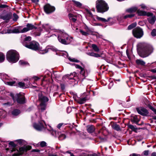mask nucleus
I'll list each match as a JSON object with an SVG mask.
<instances>
[{
    "label": "nucleus",
    "instance_id": "f704fd0d",
    "mask_svg": "<svg viewBox=\"0 0 156 156\" xmlns=\"http://www.w3.org/2000/svg\"><path fill=\"white\" fill-rule=\"evenodd\" d=\"M16 141L21 145H25L27 144L25 140L22 139L17 140Z\"/></svg>",
    "mask_w": 156,
    "mask_h": 156
},
{
    "label": "nucleus",
    "instance_id": "412c9836",
    "mask_svg": "<svg viewBox=\"0 0 156 156\" xmlns=\"http://www.w3.org/2000/svg\"><path fill=\"white\" fill-rule=\"evenodd\" d=\"M147 20L149 23L151 25H153L156 20V17L155 15L151 17H149L147 18Z\"/></svg>",
    "mask_w": 156,
    "mask_h": 156
},
{
    "label": "nucleus",
    "instance_id": "a211bd4d",
    "mask_svg": "<svg viewBox=\"0 0 156 156\" xmlns=\"http://www.w3.org/2000/svg\"><path fill=\"white\" fill-rule=\"evenodd\" d=\"M39 100L40 103H46V102L48 101V99L46 96L42 95L41 94L39 95Z\"/></svg>",
    "mask_w": 156,
    "mask_h": 156
},
{
    "label": "nucleus",
    "instance_id": "423d86ee",
    "mask_svg": "<svg viewBox=\"0 0 156 156\" xmlns=\"http://www.w3.org/2000/svg\"><path fill=\"white\" fill-rule=\"evenodd\" d=\"M10 95L12 98L13 100L14 101H16L18 103L23 104L26 103L24 94L23 93H20L17 94L15 96H14L13 94L11 93Z\"/></svg>",
    "mask_w": 156,
    "mask_h": 156
},
{
    "label": "nucleus",
    "instance_id": "2eb2a0df",
    "mask_svg": "<svg viewBox=\"0 0 156 156\" xmlns=\"http://www.w3.org/2000/svg\"><path fill=\"white\" fill-rule=\"evenodd\" d=\"M136 22H135L129 25L127 28L128 30H130L133 29L132 34L133 36L136 38Z\"/></svg>",
    "mask_w": 156,
    "mask_h": 156
},
{
    "label": "nucleus",
    "instance_id": "2f4dec72",
    "mask_svg": "<svg viewBox=\"0 0 156 156\" xmlns=\"http://www.w3.org/2000/svg\"><path fill=\"white\" fill-rule=\"evenodd\" d=\"M76 32L78 33L80 32L82 35L84 36H87L88 34L87 32L81 30H78V28L76 29Z\"/></svg>",
    "mask_w": 156,
    "mask_h": 156
},
{
    "label": "nucleus",
    "instance_id": "8fccbe9b",
    "mask_svg": "<svg viewBox=\"0 0 156 156\" xmlns=\"http://www.w3.org/2000/svg\"><path fill=\"white\" fill-rule=\"evenodd\" d=\"M129 142H130V144L132 145H135L136 143V141L134 139L130 140H129Z\"/></svg>",
    "mask_w": 156,
    "mask_h": 156
},
{
    "label": "nucleus",
    "instance_id": "4468645a",
    "mask_svg": "<svg viewBox=\"0 0 156 156\" xmlns=\"http://www.w3.org/2000/svg\"><path fill=\"white\" fill-rule=\"evenodd\" d=\"M30 149V146H26L19 148V151L17 153L15 154L14 156H18L22 154L24 152Z\"/></svg>",
    "mask_w": 156,
    "mask_h": 156
},
{
    "label": "nucleus",
    "instance_id": "9b49d317",
    "mask_svg": "<svg viewBox=\"0 0 156 156\" xmlns=\"http://www.w3.org/2000/svg\"><path fill=\"white\" fill-rule=\"evenodd\" d=\"M44 9L45 12L47 14L51 13L55 10V8L49 4L45 5L44 6Z\"/></svg>",
    "mask_w": 156,
    "mask_h": 156
},
{
    "label": "nucleus",
    "instance_id": "e2e57ef3",
    "mask_svg": "<svg viewBox=\"0 0 156 156\" xmlns=\"http://www.w3.org/2000/svg\"><path fill=\"white\" fill-rule=\"evenodd\" d=\"M97 38H103V36L102 35H99V34H98L97 35Z\"/></svg>",
    "mask_w": 156,
    "mask_h": 156
},
{
    "label": "nucleus",
    "instance_id": "603ef678",
    "mask_svg": "<svg viewBox=\"0 0 156 156\" xmlns=\"http://www.w3.org/2000/svg\"><path fill=\"white\" fill-rule=\"evenodd\" d=\"M151 35L153 36H156V29H154L151 32Z\"/></svg>",
    "mask_w": 156,
    "mask_h": 156
},
{
    "label": "nucleus",
    "instance_id": "39448f33",
    "mask_svg": "<svg viewBox=\"0 0 156 156\" xmlns=\"http://www.w3.org/2000/svg\"><path fill=\"white\" fill-rule=\"evenodd\" d=\"M96 7L97 12L101 13H103L107 11L109 9V7L105 1L102 0L97 1Z\"/></svg>",
    "mask_w": 156,
    "mask_h": 156
},
{
    "label": "nucleus",
    "instance_id": "1a4fd4ad",
    "mask_svg": "<svg viewBox=\"0 0 156 156\" xmlns=\"http://www.w3.org/2000/svg\"><path fill=\"white\" fill-rule=\"evenodd\" d=\"M50 37H51L52 38L56 39L57 38L58 39H70L72 38L65 33H63L62 34V37H60V36L57 34L46 36V38H49Z\"/></svg>",
    "mask_w": 156,
    "mask_h": 156
},
{
    "label": "nucleus",
    "instance_id": "4c0bfd02",
    "mask_svg": "<svg viewBox=\"0 0 156 156\" xmlns=\"http://www.w3.org/2000/svg\"><path fill=\"white\" fill-rule=\"evenodd\" d=\"M5 83L6 84L8 85L11 86H12L15 85V84L16 83V82L15 81H5Z\"/></svg>",
    "mask_w": 156,
    "mask_h": 156
},
{
    "label": "nucleus",
    "instance_id": "338daca9",
    "mask_svg": "<svg viewBox=\"0 0 156 156\" xmlns=\"http://www.w3.org/2000/svg\"><path fill=\"white\" fill-rule=\"evenodd\" d=\"M33 78L34 79V81H37L40 79L39 77L37 76H34Z\"/></svg>",
    "mask_w": 156,
    "mask_h": 156
},
{
    "label": "nucleus",
    "instance_id": "f03ea898",
    "mask_svg": "<svg viewBox=\"0 0 156 156\" xmlns=\"http://www.w3.org/2000/svg\"><path fill=\"white\" fill-rule=\"evenodd\" d=\"M153 51L152 46L148 44H140L137 46V52L139 55L142 58L148 56L153 52Z\"/></svg>",
    "mask_w": 156,
    "mask_h": 156
},
{
    "label": "nucleus",
    "instance_id": "58836bf2",
    "mask_svg": "<svg viewBox=\"0 0 156 156\" xmlns=\"http://www.w3.org/2000/svg\"><path fill=\"white\" fill-rule=\"evenodd\" d=\"M86 13L87 15L89 16V17H91L92 19H94V20H95L94 19V16L91 12L88 9H86Z\"/></svg>",
    "mask_w": 156,
    "mask_h": 156
},
{
    "label": "nucleus",
    "instance_id": "69168bd1",
    "mask_svg": "<svg viewBox=\"0 0 156 156\" xmlns=\"http://www.w3.org/2000/svg\"><path fill=\"white\" fill-rule=\"evenodd\" d=\"M63 123H60L58 124V125L57 126V127L58 128L60 129L61 127L62 126V125H63Z\"/></svg>",
    "mask_w": 156,
    "mask_h": 156
},
{
    "label": "nucleus",
    "instance_id": "7ed1b4c3",
    "mask_svg": "<svg viewBox=\"0 0 156 156\" xmlns=\"http://www.w3.org/2000/svg\"><path fill=\"white\" fill-rule=\"evenodd\" d=\"M22 26L18 27H17L13 29L12 30H10L9 29L7 30V31L4 33H24L30 30H32L36 28V27L33 25L31 23H27L26 25V27H24L23 29Z\"/></svg>",
    "mask_w": 156,
    "mask_h": 156
},
{
    "label": "nucleus",
    "instance_id": "79ce46f5",
    "mask_svg": "<svg viewBox=\"0 0 156 156\" xmlns=\"http://www.w3.org/2000/svg\"><path fill=\"white\" fill-rule=\"evenodd\" d=\"M40 106L41 110L43 111L45 109L46 107V103H40Z\"/></svg>",
    "mask_w": 156,
    "mask_h": 156
},
{
    "label": "nucleus",
    "instance_id": "4be33fe9",
    "mask_svg": "<svg viewBox=\"0 0 156 156\" xmlns=\"http://www.w3.org/2000/svg\"><path fill=\"white\" fill-rule=\"evenodd\" d=\"M68 17L71 22H75L76 21V16L71 13L68 14Z\"/></svg>",
    "mask_w": 156,
    "mask_h": 156
},
{
    "label": "nucleus",
    "instance_id": "a878e982",
    "mask_svg": "<svg viewBox=\"0 0 156 156\" xmlns=\"http://www.w3.org/2000/svg\"><path fill=\"white\" fill-rule=\"evenodd\" d=\"M86 54L89 56L95 57L98 58L101 57V55L98 54L96 53L93 52H87L86 53Z\"/></svg>",
    "mask_w": 156,
    "mask_h": 156
},
{
    "label": "nucleus",
    "instance_id": "680f3d73",
    "mask_svg": "<svg viewBox=\"0 0 156 156\" xmlns=\"http://www.w3.org/2000/svg\"><path fill=\"white\" fill-rule=\"evenodd\" d=\"M138 24L140 26H143L144 25V21H140L138 22Z\"/></svg>",
    "mask_w": 156,
    "mask_h": 156
},
{
    "label": "nucleus",
    "instance_id": "a19ab883",
    "mask_svg": "<svg viewBox=\"0 0 156 156\" xmlns=\"http://www.w3.org/2000/svg\"><path fill=\"white\" fill-rule=\"evenodd\" d=\"M128 127L131 129L132 131L135 133L136 132V126H134L133 125L130 124L128 125Z\"/></svg>",
    "mask_w": 156,
    "mask_h": 156
},
{
    "label": "nucleus",
    "instance_id": "37998d69",
    "mask_svg": "<svg viewBox=\"0 0 156 156\" xmlns=\"http://www.w3.org/2000/svg\"><path fill=\"white\" fill-rule=\"evenodd\" d=\"M3 25V24L2 23H0V33L2 34H6V33H4L5 32H6L7 31V30L8 29H9V30H10V29H9V28H7V29H5V30H4L3 31H2L1 30H2V25Z\"/></svg>",
    "mask_w": 156,
    "mask_h": 156
},
{
    "label": "nucleus",
    "instance_id": "052dcab7",
    "mask_svg": "<svg viewBox=\"0 0 156 156\" xmlns=\"http://www.w3.org/2000/svg\"><path fill=\"white\" fill-rule=\"evenodd\" d=\"M113 85V83L112 82H111L108 85V87L109 89H110Z\"/></svg>",
    "mask_w": 156,
    "mask_h": 156
},
{
    "label": "nucleus",
    "instance_id": "dca6fc26",
    "mask_svg": "<svg viewBox=\"0 0 156 156\" xmlns=\"http://www.w3.org/2000/svg\"><path fill=\"white\" fill-rule=\"evenodd\" d=\"M137 112L143 116H147L149 114L147 110L143 107L137 108Z\"/></svg>",
    "mask_w": 156,
    "mask_h": 156
},
{
    "label": "nucleus",
    "instance_id": "aec40b11",
    "mask_svg": "<svg viewBox=\"0 0 156 156\" xmlns=\"http://www.w3.org/2000/svg\"><path fill=\"white\" fill-rule=\"evenodd\" d=\"M143 35L144 33L142 29L140 27H137V38H140Z\"/></svg>",
    "mask_w": 156,
    "mask_h": 156
},
{
    "label": "nucleus",
    "instance_id": "49530a36",
    "mask_svg": "<svg viewBox=\"0 0 156 156\" xmlns=\"http://www.w3.org/2000/svg\"><path fill=\"white\" fill-rule=\"evenodd\" d=\"M135 15L133 14H129L127 15H126L124 16V19H126L127 18H132Z\"/></svg>",
    "mask_w": 156,
    "mask_h": 156
},
{
    "label": "nucleus",
    "instance_id": "4d7b16f0",
    "mask_svg": "<svg viewBox=\"0 0 156 156\" xmlns=\"http://www.w3.org/2000/svg\"><path fill=\"white\" fill-rule=\"evenodd\" d=\"M40 145L41 147H43L46 146V143L44 141H42L40 143Z\"/></svg>",
    "mask_w": 156,
    "mask_h": 156
},
{
    "label": "nucleus",
    "instance_id": "774afa93",
    "mask_svg": "<svg viewBox=\"0 0 156 156\" xmlns=\"http://www.w3.org/2000/svg\"><path fill=\"white\" fill-rule=\"evenodd\" d=\"M143 154L144 155H148V151H144L143 152Z\"/></svg>",
    "mask_w": 156,
    "mask_h": 156
},
{
    "label": "nucleus",
    "instance_id": "c03bdc74",
    "mask_svg": "<svg viewBox=\"0 0 156 156\" xmlns=\"http://www.w3.org/2000/svg\"><path fill=\"white\" fill-rule=\"evenodd\" d=\"M145 64V62L143 61L140 59H137V64H139L142 66H144Z\"/></svg>",
    "mask_w": 156,
    "mask_h": 156
},
{
    "label": "nucleus",
    "instance_id": "a18cd8bd",
    "mask_svg": "<svg viewBox=\"0 0 156 156\" xmlns=\"http://www.w3.org/2000/svg\"><path fill=\"white\" fill-rule=\"evenodd\" d=\"M18 85L19 87L23 88H25L26 87L25 86V84L22 82H19Z\"/></svg>",
    "mask_w": 156,
    "mask_h": 156
},
{
    "label": "nucleus",
    "instance_id": "09e8293b",
    "mask_svg": "<svg viewBox=\"0 0 156 156\" xmlns=\"http://www.w3.org/2000/svg\"><path fill=\"white\" fill-rule=\"evenodd\" d=\"M13 20L15 21H16L18 18V15L14 13L13 14Z\"/></svg>",
    "mask_w": 156,
    "mask_h": 156
},
{
    "label": "nucleus",
    "instance_id": "0e129e2a",
    "mask_svg": "<svg viewBox=\"0 0 156 156\" xmlns=\"http://www.w3.org/2000/svg\"><path fill=\"white\" fill-rule=\"evenodd\" d=\"M131 121L133 123H136V119L135 118H134L133 119H132Z\"/></svg>",
    "mask_w": 156,
    "mask_h": 156
},
{
    "label": "nucleus",
    "instance_id": "20e7f679",
    "mask_svg": "<svg viewBox=\"0 0 156 156\" xmlns=\"http://www.w3.org/2000/svg\"><path fill=\"white\" fill-rule=\"evenodd\" d=\"M19 55L18 53L15 50L9 51L6 54V59L9 62L14 63L19 59Z\"/></svg>",
    "mask_w": 156,
    "mask_h": 156
},
{
    "label": "nucleus",
    "instance_id": "de8ad7c7",
    "mask_svg": "<svg viewBox=\"0 0 156 156\" xmlns=\"http://www.w3.org/2000/svg\"><path fill=\"white\" fill-rule=\"evenodd\" d=\"M22 39H31V38L30 36L27 37L25 34H23L21 36Z\"/></svg>",
    "mask_w": 156,
    "mask_h": 156
},
{
    "label": "nucleus",
    "instance_id": "bf43d9fd",
    "mask_svg": "<svg viewBox=\"0 0 156 156\" xmlns=\"http://www.w3.org/2000/svg\"><path fill=\"white\" fill-rule=\"evenodd\" d=\"M19 64L20 65H24L26 64V62L23 60H20L19 62Z\"/></svg>",
    "mask_w": 156,
    "mask_h": 156
},
{
    "label": "nucleus",
    "instance_id": "ddd939ff",
    "mask_svg": "<svg viewBox=\"0 0 156 156\" xmlns=\"http://www.w3.org/2000/svg\"><path fill=\"white\" fill-rule=\"evenodd\" d=\"M44 125H46L45 122L43 121L39 122L38 124L34 123L33 124L34 128L37 131H41L44 128Z\"/></svg>",
    "mask_w": 156,
    "mask_h": 156
},
{
    "label": "nucleus",
    "instance_id": "7c9ffc66",
    "mask_svg": "<svg viewBox=\"0 0 156 156\" xmlns=\"http://www.w3.org/2000/svg\"><path fill=\"white\" fill-rule=\"evenodd\" d=\"M146 11L140 10L137 9V14L138 16H145Z\"/></svg>",
    "mask_w": 156,
    "mask_h": 156
},
{
    "label": "nucleus",
    "instance_id": "b1692460",
    "mask_svg": "<svg viewBox=\"0 0 156 156\" xmlns=\"http://www.w3.org/2000/svg\"><path fill=\"white\" fill-rule=\"evenodd\" d=\"M136 11V6L132 7L130 8L126 9V12L132 13L135 12Z\"/></svg>",
    "mask_w": 156,
    "mask_h": 156
},
{
    "label": "nucleus",
    "instance_id": "6e6552de",
    "mask_svg": "<svg viewBox=\"0 0 156 156\" xmlns=\"http://www.w3.org/2000/svg\"><path fill=\"white\" fill-rule=\"evenodd\" d=\"M74 65L76 68L80 69V75L78 76V78L80 80H83L87 76V72L82 67L79 65L76 64H74Z\"/></svg>",
    "mask_w": 156,
    "mask_h": 156
},
{
    "label": "nucleus",
    "instance_id": "5fc2aeb1",
    "mask_svg": "<svg viewBox=\"0 0 156 156\" xmlns=\"http://www.w3.org/2000/svg\"><path fill=\"white\" fill-rule=\"evenodd\" d=\"M149 108L156 115V109H155L151 105L149 106Z\"/></svg>",
    "mask_w": 156,
    "mask_h": 156
},
{
    "label": "nucleus",
    "instance_id": "6e6d98bb",
    "mask_svg": "<svg viewBox=\"0 0 156 156\" xmlns=\"http://www.w3.org/2000/svg\"><path fill=\"white\" fill-rule=\"evenodd\" d=\"M7 6L4 5H0V11L1 10H2V9L5 8L7 7Z\"/></svg>",
    "mask_w": 156,
    "mask_h": 156
},
{
    "label": "nucleus",
    "instance_id": "393cba45",
    "mask_svg": "<svg viewBox=\"0 0 156 156\" xmlns=\"http://www.w3.org/2000/svg\"><path fill=\"white\" fill-rule=\"evenodd\" d=\"M96 19L100 21H101L102 22H106L108 21L110 19H112L111 18H108V19L106 20L105 18L99 17L98 16H96Z\"/></svg>",
    "mask_w": 156,
    "mask_h": 156
},
{
    "label": "nucleus",
    "instance_id": "3c124183",
    "mask_svg": "<svg viewBox=\"0 0 156 156\" xmlns=\"http://www.w3.org/2000/svg\"><path fill=\"white\" fill-rule=\"evenodd\" d=\"M154 16V14L152 13L149 12H146L145 16H147L148 17L151 16V17Z\"/></svg>",
    "mask_w": 156,
    "mask_h": 156
},
{
    "label": "nucleus",
    "instance_id": "c9c22d12",
    "mask_svg": "<svg viewBox=\"0 0 156 156\" xmlns=\"http://www.w3.org/2000/svg\"><path fill=\"white\" fill-rule=\"evenodd\" d=\"M5 58V55L2 53L0 52V63L3 62Z\"/></svg>",
    "mask_w": 156,
    "mask_h": 156
},
{
    "label": "nucleus",
    "instance_id": "72a5a7b5",
    "mask_svg": "<svg viewBox=\"0 0 156 156\" xmlns=\"http://www.w3.org/2000/svg\"><path fill=\"white\" fill-rule=\"evenodd\" d=\"M91 46L95 51L98 52L99 51V48L96 44H92L91 45Z\"/></svg>",
    "mask_w": 156,
    "mask_h": 156
},
{
    "label": "nucleus",
    "instance_id": "bb28decb",
    "mask_svg": "<svg viewBox=\"0 0 156 156\" xmlns=\"http://www.w3.org/2000/svg\"><path fill=\"white\" fill-rule=\"evenodd\" d=\"M117 20L120 23H122L123 22L124 19V16L123 15H120L117 16L116 17Z\"/></svg>",
    "mask_w": 156,
    "mask_h": 156
},
{
    "label": "nucleus",
    "instance_id": "0eeeda50",
    "mask_svg": "<svg viewBox=\"0 0 156 156\" xmlns=\"http://www.w3.org/2000/svg\"><path fill=\"white\" fill-rule=\"evenodd\" d=\"M49 49L53 51L56 52V54L57 55L63 56L65 58H68V59L70 61L77 62H79L78 60L76 59L75 58H71V57H68V53L65 51H58L56 48L53 47H52L51 48H50Z\"/></svg>",
    "mask_w": 156,
    "mask_h": 156
},
{
    "label": "nucleus",
    "instance_id": "ea45409f",
    "mask_svg": "<svg viewBox=\"0 0 156 156\" xmlns=\"http://www.w3.org/2000/svg\"><path fill=\"white\" fill-rule=\"evenodd\" d=\"M112 128L117 131L120 130V128L119 125L116 124H115L112 126Z\"/></svg>",
    "mask_w": 156,
    "mask_h": 156
},
{
    "label": "nucleus",
    "instance_id": "c756f323",
    "mask_svg": "<svg viewBox=\"0 0 156 156\" xmlns=\"http://www.w3.org/2000/svg\"><path fill=\"white\" fill-rule=\"evenodd\" d=\"M87 131L90 133H92L95 130V128L93 126H87Z\"/></svg>",
    "mask_w": 156,
    "mask_h": 156
},
{
    "label": "nucleus",
    "instance_id": "9d476101",
    "mask_svg": "<svg viewBox=\"0 0 156 156\" xmlns=\"http://www.w3.org/2000/svg\"><path fill=\"white\" fill-rule=\"evenodd\" d=\"M51 133L52 135L55 137H58V139L60 140H62L66 137V136L64 133L53 130Z\"/></svg>",
    "mask_w": 156,
    "mask_h": 156
},
{
    "label": "nucleus",
    "instance_id": "c85d7f7f",
    "mask_svg": "<svg viewBox=\"0 0 156 156\" xmlns=\"http://www.w3.org/2000/svg\"><path fill=\"white\" fill-rule=\"evenodd\" d=\"M59 42L62 44L66 45L70 43L71 42L70 40H58Z\"/></svg>",
    "mask_w": 156,
    "mask_h": 156
},
{
    "label": "nucleus",
    "instance_id": "f257e3e1",
    "mask_svg": "<svg viewBox=\"0 0 156 156\" xmlns=\"http://www.w3.org/2000/svg\"><path fill=\"white\" fill-rule=\"evenodd\" d=\"M31 40H22L21 42L23 46L26 48L32 50H39L41 54H44L48 51L49 46H47L44 49H42V47L39 46V43L35 41H31Z\"/></svg>",
    "mask_w": 156,
    "mask_h": 156
},
{
    "label": "nucleus",
    "instance_id": "cd10ccee",
    "mask_svg": "<svg viewBox=\"0 0 156 156\" xmlns=\"http://www.w3.org/2000/svg\"><path fill=\"white\" fill-rule=\"evenodd\" d=\"M87 100L86 97L80 98L78 99L77 102L80 104H82L85 103Z\"/></svg>",
    "mask_w": 156,
    "mask_h": 156
},
{
    "label": "nucleus",
    "instance_id": "13d9d810",
    "mask_svg": "<svg viewBox=\"0 0 156 156\" xmlns=\"http://www.w3.org/2000/svg\"><path fill=\"white\" fill-rule=\"evenodd\" d=\"M34 36H39L40 35V32H39V31H36L35 32H34Z\"/></svg>",
    "mask_w": 156,
    "mask_h": 156
},
{
    "label": "nucleus",
    "instance_id": "473e14b6",
    "mask_svg": "<svg viewBox=\"0 0 156 156\" xmlns=\"http://www.w3.org/2000/svg\"><path fill=\"white\" fill-rule=\"evenodd\" d=\"M1 78L2 80L5 82V80H9V77L6 74H3L1 76Z\"/></svg>",
    "mask_w": 156,
    "mask_h": 156
},
{
    "label": "nucleus",
    "instance_id": "f8f14e48",
    "mask_svg": "<svg viewBox=\"0 0 156 156\" xmlns=\"http://www.w3.org/2000/svg\"><path fill=\"white\" fill-rule=\"evenodd\" d=\"M12 14L6 12L4 11L0 15V18L6 21L7 22H8L10 19L12 18Z\"/></svg>",
    "mask_w": 156,
    "mask_h": 156
},
{
    "label": "nucleus",
    "instance_id": "e433bc0d",
    "mask_svg": "<svg viewBox=\"0 0 156 156\" xmlns=\"http://www.w3.org/2000/svg\"><path fill=\"white\" fill-rule=\"evenodd\" d=\"M20 113V110L18 109H14L12 112V114L14 116H17Z\"/></svg>",
    "mask_w": 156,
    "mask_h": 156
},
{
    "label": "nucleus",
    "instance_id": "6ab92c4d",
    "mask_svg": "<svg viewBox=\"0 0 156 156\" xmlns=\"http://www.w3.org/2000/svg\"><path fill=\"white\" fill-rule=\"evenodd\" d=\"M72 2L73 3L74 5L78 8L83 9L85 7L84 6L79 2L77 1L74 0H72Z\"/></svg>",
    "mask_w": 156,
    "mask_h": 156
},
{
    "label": "nucleus",
    "instance_id": "864d4df0",
    "mask_svg": "<svg viewBox=\"0 0 156 156\" xmlns=\"http://www.w3.org/2000/svg\"><path fill=\"white\" fill-rule=\"evenodd\" d=\"M3 105L4 106L6 107L9 106H10L11 105V103L9 102H8L7 103H4Z\"/></svg>",
    "mask_w": 156,
    "mask_h": 156
},
{
    "label": "nucleus",
    "instance_id": "5701e85b",
    "mask_svg": "<svg viewBox=\"0 0 156 156\" xmlns=\"http://www.w3.org/2000/svg\"><path fill=\"white\" fill-rule=\"evenodd\" d=\"M43 29H44L46 31H48L49 30H53V27L48 24H43L42 26Z\"/></svg>",
    "mask_w": 156,
    "mask_h": 156
},
{
    "label": "nucleus",
    "instance_id": "f3484780",
    "mask_svg": "<svg viewBox=\"0 0 156 156\" xmlns=\"http://www.w3.org/2000/svg\"><path fill=\"white\" fill-rule=\"evenodd\" d=\"M76 73L75 72L71 73L70 75L66 74L64 77V78H65L68 79L72 80V82H74L76 79Z\"/></svg>",
    "mask_w": 156,
    "mask_h": 156
}]
</instances>
